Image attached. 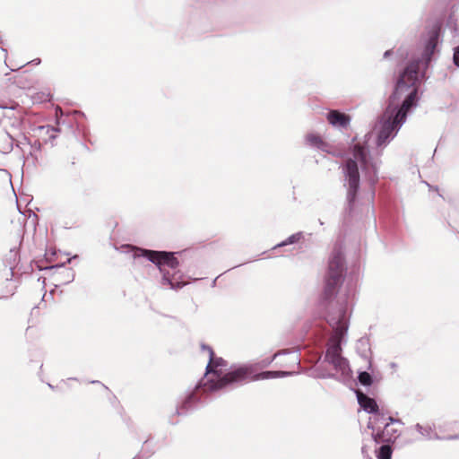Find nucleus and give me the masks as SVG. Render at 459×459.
Masks as SVG:
<instances>
[{
	"instance_id": "obj_2",
	"label": "nucleus",
	"mask_w": 459,
	"mask_h": 459,
	"mask_svg": "<svg viewBox=\"0 0 459 459\" xmlns=\"http://www.w3.org/2000/svg\"><path fill=\"white\" fill-rule=\"evenodd\" d=\"M202 349L206 351L209 355V362L206 366V375H211V377L206 383L203 384L205 390L208 391H216L225 388L228 385L259 379L276 378L291 375V373L288 371H264L259 374H255L252 366L238 367L224 375L227 362L222 358L215 357L214 352L210 346L203 344Z\"/></svg>"
},
{
	"instance_id": "obj_18",
	"label": "nucleus",
	"mask_w": 459,
	"mask_h": 459,
	"mask_svg": "<svg viewBox=\"0 0 459 459\" xmlns=\"http://www.w3.org/2000/svg\"><path fill=\"white\" fill-rule=\"evenodd\" d=\"M22 115L21 113H17L16 115H13V121H11L10 124L14 128H20L22 126Z\"/></svg>"
},
{
	"instance_id": "obj_25",
	"label": "nucleus",
	"mask_w": 459,
	"mask_h": 459,
	"mask_svg": "<svg viewBox=\"0 0 459 459\" xmlns=\"http://www.w3.org/2000/svg\"><path fill=\"white\" fill-rule=\"evenodd\" d=\"M32 62H34L35 64H39L40 60L39 59H35Z\"/></svg>"
},
{
	"instance_id": "obj_10",
	"label": "nucleus",
	"mask_w": 459,
	"mask_h": 459,
	"mask_svg": "<svg viewBox=\"0 0 459 459\" xmlns=\"http://www.w3.org/2000/svg\"><path fill=\"white\" fill-rule=\"evenodd\" d=\"M328 122L334 127H347L351 122L349 116L337 110H332L327 114Z\"/></svg>"
},
{
	"instance_id": "obj_27",
	"label": "nucleus",
	"mask_w": 459,
	"mask_h": 459,
	"mask_svg": "<svg viewBox=\"0 0 459 459\" xmlns=\"http://www.w3.org/2000/svg\"><path fill=\"white\" fill-rule=\"evenodd\" d=\"M6 117H8L9 120H12V117L9 115H5Z\"/></svg>"
},
{
	"instance_id": "obj_19",
	"label": "nucleus",
	"mask_w": 459,
	"mask_h": 459,
	"mask_svg": "<svg viewBox=\"0 0 459 459\" xmlns=\"http://www.w3.org/2000/svg\"><path fill=\"white\" fill-rule=\"evenodd\" d=\"M453 61L454 64L459 67V46L454 49Z\"/></svg>"
},
{
	"instance_id": "obj_26",
	"label": "nucleus",
	"mask_w": 459,
	"mask_h": 459,
	"mask_svg": "<svg viewBox=\"0 0 459 459\" xmlns=\"http://www.w3.org/2000/svg\"><path fill=\"white\" fill-rule=\"evenodd\" d=\"M181 410H182V409L178 410V411H177V412H178V414H181V413H183V411H182Z\"/></svg>"
},
{
	"instance_id": "obj_13",
	"label": "nucleus",
	"mask_w": 459,
	"mask_h": 459,
	"mask_svg": "<svg viewBox=\"0 0 459 459\" xmlns=\"http://www.w3.org/2000/svg\"><path fill=\"white\" fill-rule=\"evenodd\" d=\"M415 429L425 438H428V439L437 438V434L435 431L434 426H431L429 424L423 426V425L417 423L415 425Z\"/></svg>"
},
{
	"instance_id": "obj_28",
	"label": "nucleus",
	"mask_w": 459,
	"mask_h": 459,
	"mask_svg": "<svg viewBox=\"0 0 459 459\" xmlns=\"http://www.w3.org/2000/svg\"><path fill=\"white\" fill-rule=\"evenodd\" d=\"M9 109H10L12 112H13L14 108H13V107H11V108H9Z\"/></svg>"
},
{
	"instance_id": "obj_17",
	"label": "nucleus",
	"mask_w": 459,
	"mask_h": 459,
	"mask_svg": "<svg viewBox=\"0 0 459 459\" xmlns=\"http://www.w3.org/2000/svg\"><path fill=\"white\" fill-rule=\"evenodd\" d=\"M301 237H302V233L301 232H298V233L292 234L285 241H283L281 244H279L278 247H282V246H286V245H289V244L295 243V242L299 241L301 238Z\"/></svg>"
},
{
	"instance_id": "obj_29",
	"label": "nucleus",
	"mask_w": 459,
	"mask_h": 459,
	"mask_svg": "<svg viewBox=\"0 0 459 459\" xmlns=\"http://www.w3.org/2000/svg\"><path fill=\"white\" fill-rule=\"evenodd\" d=\"M1 108H7L5 106H0Z\"/></svg>"
},
{
	"instance_id": "obj_8",
	"label": "nucleus",
	"mask_w": 459,
	"mask_h": 459,
	"mask_svg": "<svg viewBox=\"0 0 459 459\" xmlns=\"http://www.w3.org/2000/svg\"><path fill=\"white\" fill-rule=\"evenodd\" d=\"M357 399L359 404L365 411L374 414L369 420L368 427H370L371 424H378L384 420V415L378 412V406L374 399L360 392H357Z\"/></svg>"
},
{
	"instance_id": "obj_4",
	"label": "nucleus",
	"mask_w": 459,
	"mask_h": 459,
	"mask_svg": "<svg viewBox=\"0 0 459 459\" xmlns=\"http://www.w3.org/2000/svg\"><path fill=\"white\" fill-rule=\"evenodd\" d=\"M326 321L333 329V333L329 339L328 347L325 352V361L342 357V342L348 331V317L346 310L339 308L334 313L327 316Z\"/></svg>"
},
{
	"instance_id": "obj_12",
	"label": "nucleus",
	"mask_w": 459,
	"mask_h": 459,
	"mask_svg": "<svg viewBox=\"0 0 459 459\" xmlns=\"http://www.w3.org/2000/svg\"><path fill=\"white\" fill-rule=\"evenodd\" d=\"M14 139L9 133H4L0 137V152L9 153L13 147Z\"/></svg>"
},
{
	"instance_id": "obj_20",
	"label": "nucleus",
	"mask_w": 459,
	"mask_h": 459,
	"mask_svg": "<svg viewBox=\"0 0 459 459\" xmlns=\"http://www.w3.org/2000/svg\"><path fill=\"white\" fill-rule=\"evenodd\" d=\"M39 130H46V132L48 134H49L50 132L54 133L56 131V129L55 127H52V126H39Z\"/></svg>"
},
{
	"instance_id": "obj_16",
	"label": "nucleus",
	"mask_w": 459,
	"mask_h": 459,
	"mask_svg": "<svg viewBox=\"0 0 459 459\" xmlns=\"http://www.w3.org/2000/svg\"><path fill=\"white\" fill-rule=\"evenodd\" d=\"M358 378H359V383L363 385L368 386L372 384V377H371L370 374H368L366 371L360 372L359 374Z\"/></svg>"
},
{
	"instance_id": "obj_6",
	"label": "nucleus",
	"mask_w": 459,
	"mask_h": 459,
	"mask_svg": "<svg viewBox=\"0 0 459 459\" xmlns=\"http://www.w3.org/2000/svg\"><path fill=\"white\" fill-rule=\"evenodd\" d=\"M343 272V255L340 249L333 250L328 264V270L325 276V285L323 292L324 300L333 298L337 292Z\"/></svg>"
},
{
	"instance_id": "obj_3",
	"label": "nucleus",
	"mask_w": 459,
	"mask_h": 459,
	"mask_svg": "<svg viewBox=\"0 0 459 459\" xmlns=\"http://www.w3.org/2000/svg\"><path fill=\"white\" fill-rule=\"evenodd\" d=\"M368 150L365 146L355 144L353 146L352 158L346 160L342 166V172L345 177V186L347 188V203L349 209L351 210L355 204L357 194L359 188V164L367 173H373L377 176L378 163L377 161H369L368 160Z\"/></svg>"
},
{
	"instance_id": "obj_30",
	"label": "nucleus",
	"mask_w": 459,
	"mask_h": 459,
	"mask_svg": "<svg viewBox=\"0 0 459 459\" xmlns=\"http://www.w3.org/2000/svg\"><path fill=\"white\" fill-rule=\"evenodd\" d=\"M50 138H55V135L51 134Z\"/></svg>"
},
{
	"instance_id": "obj_9",
	"label": "nucleus",
	"mask_w": 459,
	"mask_h": 459,
	"mask_svg": "<svg viewBox=\"0 0 459 459\" xmlns=\"http://www.w3.org/2000/svg\"><path fill=\"white\" fill-rule=\"evenodd\" d=\"M439 30L440 27L438 25H436L429 32L428 39L425 43L424 51L422 54V61L424 62V64L421 65L424 66L428 65L437 46Z\"/></svg>"
},
{
	"instance_id": "obj_15",
	"label": "nucleus",
	"mask_w": 459,
	"mask_h": 459,
	"mask_svg": "<svg viewBox=\"0 0 459 459\" xmlns=\"http://www.w3.org/2000/svg\"><path fill=\"white\" fill-rule=\"evenodd\" d=\"M392 449L389 445H383L377 451V459H391Z\"/></svg>"
},
{
	"instance_id": "obj_23",
	"label": "nucleus",
	"mask_w": 459,
	"mask_h": 459,
	"mask_svg": "<svg viewBox=\"0 0 459 459\" xmlns=\"http://www.w3.org/2000/svg\"><path fill=\"white\" fill-rule=\"evenodd\" d=\"M390 53H391L390 50L385 51V54H384V56L385 57L389 56Z\"/></svg>"
},
{
	"instance_id": "obj_5",
	"label": "nucleus",
	"mask_w": 459,
	"mask_h": 459,
	"mask_svg": "<svg viewBox=\"0 0 459 459\" xmlns=\"http://www.w3.org/2000/svg\"><path fill=\"white\" fill-rule=\"evenodd\" d=\"M138 252H141L142 255L146 256L150 262L159 267L160 273L163 274V282L169 284L171 289L180 288L185 284L174 281V279L170 277L169 272L166 269V267H169L171 270H175L178 266V260L173 253L139 249L135 252L134 256H140Z\"/></svg>"
},
{
	"instance_id": "obj_11",
	"label": "nucleus",
	"mask_w": 459,
	"mask_h": 459,
	"mask_svg": "<svg viewBox=\"0 0 459 459\" xmlns=\"http://www.w3.org/2000/svg\"><path fill=\"white\" fill-rule=\"evenodd\" d=\"M331 364L337 374L343 377L350 376L351 368L348 360L343 357L335 358L327 361Z\"/></svg>"
},
{
	"instance_id": "obj_22",
	"label": "nucleus",
	"mask_w": 459,
	"mask_h": 459,
	"mask_svg": "<svg viewBox=\"0 0 459 459\" xmlns=\"http://www.w3.org/2000/svg\"><path fill=\"white\" fill-rule=\"evenodd\" d=\"M371 137V134H366L365 138H366V143L368 142L369 138Z\"/></svg>"
},
{
	"instance_id": "obj_14",
	"label": "nucleus",
	"mask_w": 459,
	"mask_h": 459,
	"mask_svg": "<svg viewBox=\"0 0 459 459\" xmlns=\"http://www.w3.org/2000/svg\"><path fill=\"white\" fill-rule=\"evenodd\" d=\"M306 142L309 146L316 147L322 151H326L327 144L316 134H307Z\"/></svg>"
},
{
	"instance_id": "obj_1",
	"label": "nucleus",
	"mask_w": 459,
	"mask_h": 459,
	"mask_svg": "<svg viewBox=\"0 0 459 459\" xmlns=\"http://www.w3.org/2000/svg\"><path fill=\"white\" fill-rule=\"evenodd\" d=\"M411 63L400 75L389 104L380 120L381 128L377 139V147L385 146L406 120L409 109L417 105L418 82L421 76L420 63Z\"/></svg>"
},
{
	"instance_id": "obj_21",
	"label": "nucleus",
	"mask_w": 459,
	"mask_h": 459,
	"mask_svg": "<svg viewBox=\"0 0 459 459\" xmlns=\"http://www.w3.org/2000/svg\"><path fill=\"white\" fill-rule=\"evenodd\" d=\"M16 83H17V85L20 88H27V87H29V83L26 82H23L22 79L17 80Z\"/></svg>"
},
{
	"instance_id": "obj_7",
	"label": "nucleus",
	"mask_w": 459,
	"mask_h": 459,
	"mask_svg": "<svg viewBox=\"0 0 459 459\" xmlns=\"http://www.w3.org/2000/svg\"><path fill=\"white\" fill-rule=\"evenodd\" d=\"M384 418L378 424H371L372 437L377 443H393L400 436V430L395 428L394 423L400 424L399 420L388 418L389 422H385Z\"/></svg>"
},
{
	"instance_id": "obj_24",
	"label": "nucleus",
	"mask_w": 459,
	"mask_h": 459,
	"mask_svg": "<svg viewBox=\"0 0 459 459\" xmlns=\"http://www.w3.org/2000/svg\"><path fill=\"white\" fill-rule=\"evenodd\" d=\"M192 397H193V395H190V396L188 397V400L185 402L184 406H186V405L189 403V401L192 399Z\"/></svg>"
}]
</instances>
